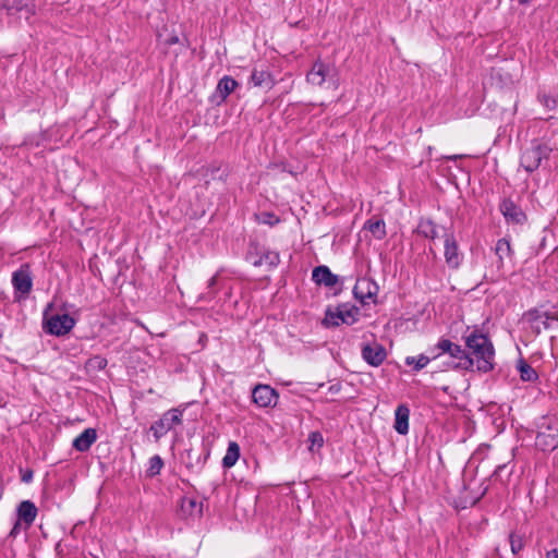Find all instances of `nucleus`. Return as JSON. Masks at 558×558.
Here are the masks:
<instances>
[{
	"instance_id": "31",
	"label": "nucleus",
	"mask_w": 558,
	"mask_h": 558,
	"mask_svg": "<svg viewBox=\"0 0 558 558\" xmlns=\"http://www.w3.org/2000/svg\"><path fill=\"white\" fill-rule=\"evenodd\" d=\"M163 462L159 456H154L149 459V465L147 469L148 476H155L160 473L162 469Z\"/></svg>"
},
{
	"instance_id": "18",
	"label": "nucleus",
	"mask_w": 558,
	"mask_h": 558,
	"mask_svg": "<svg viewBox=\"0 0 558 558\" xmlns=\"http://www.w3.org/2000/svg\"><path fill=\"white\" fill-rule=\"evenodd\" d=\"M17 514L19 519L23 521L26 526H29L37 515V508L32 501H22L19 506Z\"/></svg>"
},
{
	"instance_id": "5",
	"label": "nucleus",
	"mask_w": 558,
	"mask_h": 558,
	"mask_svg": "<svg viewBox=\"0 0 558 558\" xmlns=\"http://www.w3.org/2000/svg\"><path fill=\"white\" fill-rule=\"evenodd\" d=\"M181 423L182 411L179 409H171L163 413L162 416L150 426V430L153 432L156 440H159L170 429H172L175 425H180Z\"/></svg>"
},
{
	"instance_id": "26",
	"label": "nucleus",
	"mask_w": 558,
	"mask_h": 558,
	"mask_svg": "<svg viewBox=\"0 0 558 558\" xmlns=\"http://www.w3.org/2000/svg\"><path fill=\"white\" fill-rule=\"evenodd\" d=\"M4 5L9 9H15L19 12H25L26 16L33 14V7L29 5L28 0H4Z\"/></svg>"
},
{
	"instance_id": "1",
	"label": "nucleus",
	"mask_w": 558,
	"mask_h": 558,
	"mask_svg": "<svg viewBox=\"0 0 558 558\" xmlns=\"http://www.w3.org/2000/svg\"><path fill=\"white\" fill-rule=\"evenodd\" d=\"M465 344L478 371L486 373L493 369L495 351L485 335L474 331L465 337Z\"/></svg>"
},
{
	"instance_id": "30",
	"label": "nucleus",
	"mask_w": 558,
	"mask_h": 558,
	"mask_svg": "<svg viewBox=\"0 0 558 558\" xmlns=\"http://www.w3.org/2000/svg\"><path fill=\"white\" fill-rule=\"evenodd\" d=\"M496 254L499 257L500 262H502L505 257H509L511 255V246L507 239H500L497 242Z\"/></svg>"
},
{
	"instance_id": "6",
	"label": "nucleus",
	"mask_w": 558,
	"mask_h": 558,
	"mask_svg": "<svg viewBox=\"0 0 558 558\" xmlns=\"http://www.w3.org/2000/svg\"><path fill=\"white\" fill-rule=\"evenodd\" d=\"M75 326V320L68 314H54L45 320V329L53 336H64Z\"/></svg>"
},
{
	"instance_id": "41",
	"label": "nucleus",
	"mask_w": 558,
	"mask_h": 558,
	"mask_svg": "<svg viewBox=\"0 0 558 558\" xmlns=\"http://www.w3.org/2000/svg\"><path fill=\"white\" fill-rule=\"evenodd\" d=\"M278 260H279L278 255H277V254H274V255L271 256V260H270V263H271V264H277V263H278Z\"/></svg>"
},
{
	"instance_id": "14",
	"label": "nucleus",
	"mask_w": 558,
	"mask_h": 558,
	"mask_svg": "<svg viewBox=\"0 0 558 558\" xmlns=\"http://www.w3.org/2000/svg\"><path fill=\"white\" fill-rule=\"evenodd\" d=\"M409 416L410 410L407 405L400 404L395 411V429L400 435H405L409 432Z\"/></svg>"
},
{
	"instance_id": "22",
	"label": "nucleus",
	"mask_w": 558,
	"mask_h": 558,
	"mask_svg": "<svg viewBox=\"0 0 558 558\" xmlns=\"http://www.w3.org/2000/svg\"><path fill=\"white\" fill-rule=\"evenodd\" d=\"M181 511L186 517L201 515L202 504L194 498L184 497L181 500Z\"/></svg>"
},
{
	"instance_id": "39",
	"label": "nucleus",
	"mask_w": 558,
	"mask_h": 558,
	"mask_svg": "<svg viewBox=\"0 0 558 558\" xmlns=\"http://www.w3.org/2000/svg\"><path fill=\"white\" fill-rule=\"evenodd\" d=\"M546 558H558V549H551L546 554Z\"/></svg>"
},
{
	"instance_id": "25",
	"label": "nucleus",
	"mask_w": 558,
	"mask_h": 558,
	"mask_svg": "<svg viewBox=\"0 0 558 558\" xmlns=\"http://www.w3.org/2000/svg\"><path fill=\"white\" fill-rule=\"evenodd\" d=\"M365 228L374 235V238L381 240L386 236L385 222L381 219L368 220Z\"/></svg>"
},
{
	"instance_id": "10",
	"label": "nucleus",
	"mask_w": 558,
	"mask_h": 558,
	"mask_svg": "<svg viewBox=\"0 0 558 558\" xmlns=\"http://www.w3.org/2000/svg\"><path fill=\"white\" fill-rule=\"evenodd\" d=\"M252 397L258 407L267 408L276 404L278 395L268 385H257L253 390Z\"/></svg>"
},
{
	"instance_id": "15",
	"label": "nucleus",
	"mask_w": 558,
	"mask_h": 558,
	"mask_svg": "<svg viewBox=\"0 0 558 558\" xmlns=\"http://www.w3.org/2000/svg\"><path fill=\"white\" fill-rule=\"evenodd\" d=\"M558 445V428L553 430L551 427L548 432H539L536 436V446L543 450L554 449Z\"/></svg>"
},
{
	"instance_id": "40",
	"label": "nucleus",
	"mask_w": 558,
	"mask_h": 558,
	"mask_svg": "<svg viewBox=\"0 0 558 558\" xmlns=\"http://www.w3.org/2000/svg\"><path fill=\"white\" fill-rule=\"evenodd\" d=\"M178 41H179V38H178L177 36H172L171 38H169V39L167 40V43H168L169 45L177 44Z\"/></svg>"
},
{
	"instance_id": "21",
	"label": "nucleus",
	"mask_w": 558,
	"mask_h": 558,
	"mask_svg": "<svg viewBox=\"0 0 558 558\" xmlns=\"http://www.w3.org/2000/svg\"><path fill=\"white\" fill-rule=\"evenodd\" d=\"M238 86V82L230 77L223 76L217 85L216 93L221 100H225Z\"/></svg>"
},
{
	"instance_id": "34",
	"label": "nucleus",
	"mask_w": 558,
	"mask_h": 558,
	"mask_svg": "<svg viewBox=\"0 0 558 558\" xmlns=\"http://www.w3.org/2000/svg\"><path fill=\"white\" fill-rule=\"evenodd\" d=\"M510 546H511V551L513 554L519 553L524 547L523 538L515 534H511L510 535Z\"/></svg>"
},
{
	"instance_id": "3",
	"label": "nucleus",
	"mask_w": 558,
	"mask_h": 558,
	"mask_svg": "<svg viewBox=\"0 0 558 558\" xmlns=\"http://www.w3.org/2000/svg\"><path fill=\"white\" fill-rule=\"evenodd\" d=\"M550 151L551 148L546 144L534 143L531 147L523 150L521 166L527 172H533L541 166L544 158H548Z\"/></svg>"
},
{
	"instance_id": "29",
	"label": "nucleus",
	"mask_w": 558,
	"mask_h": 558,
	"mask_svg": "<svg viewBox=\"0 0 558 558\" xmlns=\"http://www.w3.org/2000/svg\"><path fill=\"white\" fill-rule=\"evenodd\" d=\"M430 360H433L432 356L429 357L423 354L420 355L418 357L408 356L405 359V364L410 366L413 365L416 371H420L424 368L429 363Z\"/></svg>"
},
{
	"instance_id": "27",
	"label": "nucleus",
	"mask_w": 558,
	"mask_h": 558,
	"mask_svg": "<svg viewBox=\"0 0 558 558\" xmlns=\"http://www.w3.org/2000/svg\"><path fill=\"white\" fill-rule=\"evenodd\" d=\"M518 369L520 373V377L524 381H533L537 378V374L532 366H530L525 361L520 360L518 363Z\"/></svg>"
},
{
	"instance_id": "13",
	"label": "nucleus",
	"mask_w": 558,
	"mask_h": 558,
	"mask_svg": "<svg viewBox=\"0 0 558 558\" xmlns=\"http://www.w3.org/2000/svg\"><path fill=\"white\" fill-rule=\"evenodd\" d=\"M505 218L514 223H522L525 220L523 211L510 199H505L500 205Z\"/></svg>"
},
{
	"instance_id": "38",
	"label": "nucleus",
	"mask_w": 558,
	"mask_h": 558,
	"mask_svg": "<svg viewBox=\"0 0 558 558\" xmlns=\"http://www.w3.org/2000/svg\"><path fill=\"white\" fill-rule=\"evenodd\" d=\"M217 281H218V276H214L209 279L208 281V288L211 289L214 288L216 284H217Z\"/></svg>"
},
{
	"instance_id": "12",
	"label": "nucleus",
	"mask_w": 558,
	"mask_h": 558,
	"mask_svg": "<svg viewBox=\"0 0 558 558\" xmlns=\"http://www.w3.org/2000/svg\"><path fill=\"white\" fill-rule=\"evenodd\" d=\"M12 284L14 289L22 294H27L31 291L32 278L29 275L28 266H22L13 274Z\"/></svg>"
},
{
	"instance_id": "20",
	"label": "nucleus",
	"mask_w": 558,
	"mask_h": 558,
	"mask_svg": "<svg viewBox=\"0 0 558 558\" xmlns=\"http://www.w3.org/2000/svg\"><path fill=\"white\" fill-rule=\"evenodd\" d=\"M440 231L445 229L436 226L432 220H422L417 226V233L430 240L438 238Z\"/></svg>"
},
{
	"instance_id": "11",
	"label": "nucleus",
	"mask_w": 558,
	"mask_h": 558,
	"mask_svg": "<svg viewBox=\"0 0 558 558\" xmlns=\"http://www.w3.org/2000/svg\"><path fill=\"white\" fill-rule=\"evenodd\" d=\"M362 355L368 364L378 366L385 361L387 354L381 344L373 342L363 347Z\"/></svg>"
},
{
	"instance_id": "23",
	"label": "nucleus",
	"mask_w": 558,
	"mask_h": 558,
	"mask_svg": "<svg viewBox=\"0 0 558 558\" xmlns=\"http://www.w3.org/2000/svg\"><path fill=\"white\" fill-rule=\"evenodd\" d=\"M342 324L352 325L357 320L359 310L355 306L343 304L338 306Z\"/></svg>"
},
{
	"instance_id": "32",
	"label": "nucleus",
	"mask_w": 558,
	"mask_h": 558,
	"mask_svg": "<svg viewBox=\"0 0 558 558\" xmlns=\"http://www.w3.org/2000/svg\"><path fill=\"white\" fill-rule=\"evenodd\" d=\"M340 324H342L341 322V315H340V312H339V308L337 307L336 311H328L326 313V316L324 318V325H326L327 327H330V326H339Z\"/></svg>"
},
{
	"instance_id": "28",
	"label": "nucleus",
	"mask_w": 558,
	"mask_h": 558,
	"mask_svg": "<svg viewBox=\"0 0 558 558\" xmlns=\"http://www.w3.org/2000/svg\"><path fill=\"white\" fill-rule=\"evenodd\" d=\"M308 441V450L311 452H317L324 446V437L319 432H312L307 438Z\"/></svg>"
},
{
	"instance_id": "33",
	"label": "nucleus",
	"mask_w": 558,
	"mask_h": 558,
	"mask_svg": "<svg viewBox=\"0 0 558 558\" xmlns=\"http://www.w3.org/2000/svg\"><path fill=\"white\" fill-rule=\"evenodd\" d=\"M256 219L258 222L268 226H275L279 222V218L270 211L259 213L258 215H256Z\"/></svg>"
},
{
	"instance_id": "43",
	"label": "nucleus",
	"mask_w": 558,
	"mask_h": 558,
	"mask_svg": "<svg viewBox=\"0 0 558 558\" xmlns=\"http://www.w3.org/2000/svg\"><path fill=\"white\" fill-rule=\"evenodd\" d=\"M17 526H19V523H16V524L14 525V527L12 529V531H11V535L16 533V531H17Z\"/></svg>"
},
{
	"instance_id": "19",
	"label": "nucleus",
	"mask_w": 558,
	"mask_h": 558,
	"mask_svg": "<svg viewBox=\"0 0 558 558\" xmlns=\"http://www.w3.org/2000/svg\"><path fill=\"white\" fill-rule=\"evenodd\" d=\"M251 81L254 86L263 89H270L274 86L272 76L265 70L254 69L251 75Z\"/></svg>"
},
{
	"instance_id": "37",
	"label": "nucleus",
	"mask_w": 558,
	"mask_h": 558,
	"mask_svg": "<svg viewBox=\"0 0 558 558\" xmlns=\"http://www.w3.org/2000/svg\"><path fill=\"white\" fill-rule=\"evenodd\" d=\"M93 361H94L95 363H97V366H98L99 368H104V367L106 366V364H107V361H106L105 359H101V357H98V356H97V357H95Z\"/></svg>"
},
{
	"instance_id": "42",
	"label": "nucleus",
	"mask_w": 558,
	"mask_h": 558,
	"mask_svg": "<svg viewBox=\"0 0 558 558\" xmlns=\"http://www.w3.org/2000/svg\"><path fill=\"white\" fill-rule=\"evenodd\" d=\"M442 361H441V366L446 367V362H450V359L449 357H440Z\"/></svg>"
},
{
	"instance_id": "8",
	"label": "nucleus",
	"mask_w": 558,
	"mask_h": 558,
	"mask_svg": "<svg viewBox=\"0 0 558 558\" xmlns=\"http://www.w3.org/2000/svg\"><path fill=\"white\" fill-rule=\"evenodd\" d=\"M379 287L369 278H360L353 288L354 296L362 303H376Z\"/></svg>"
},
{
	"instance_id": "36",
	"label": "nucleus",
	"mask_w": 558,
	"mask_h": 558,
	"mask_svg": "<svg viewBox=\"0 0 558 558\" xmlns=\"http://www.w3.org/2000/svg\"><path fill=\"white\" fill-rule=\"evenodd\" d=\"M33 478V472L32 471H26L23 475H22V481L25 482V483H29Z\"/></svg>"
},
{
	"instance_id": "17",
	"label": "nucleus",
	"mask_w": 558,
	"mask_h": 558,
	"mask_svg": "<svg viewBox=\"0 0 558 558\" xmlns=\"http://www.w3.org/2000/svg\"><path fill=\"white\" fill-rule=\"evenodd\" d=\"M312 277L316 283L325 284L326 287H333L338 282L337 276L333 275L326 266H318L314 268Z\"/></svg>"
},
{
	"instance_id": "4",
	"label": "nucleus",
	"mask_w": 558,
	"mask_h": 558,
	"mask_svg": "<svg viewBox=\"0 0 558 558\" xmlns=\"http://www.w3.org/2000/svg\"><path fill=\"white\" fill-rule=\"evenodd\" d=\"M326 81L337 87V71L336 69L324 62L317 61L313 64L307 73V82L314 86H322Z\"/></svg>"
},
{
	"instance_id": "9",
	"label": "nucleus",
	"mask_w": 558,
	"mask_h": 558,
	"mask_svg": "<svg viewBox=\"0 0 558 558\" xmlns=\"http://www.w3.org/2000/svg\"><path fill=\"white\" fill-rule=\"evenodd\" d=\"M445 259L447 265L450 268H458L461 260L462 255L459 252L457 240L454 239L452 233L445 232Z\"/></svg>"
},
{
	"instance_id": "2",
	"label": "nucleus",
	"mask_w": 558,
	"mask_h": 558,
	"mask_svg": "<svg viewBox=\"0 0 558 558\" xmlns=\"http://www.w3.org/2000/svg\"><path fill=\"white\" fill-rule=\"evenodd\" d=\"M449 357L450 362H446V368L470 369L474 365V360L459 344L448 339H441L432 349V359Z\"/></svg>"
},
{
	"instance_id": "24",
	"label": "nucleus",
	"mask_w": 558,
	"mask_h": 558,
	"mask_svg": "<svg viewBox=\"0 0 558 558\" xmlns=\"http://www.w3.org/2000/svg\"><path fill=\"white\" fill-rule=\"evenodd\" d=\"M240 457V447L235 441H231L228 446L227 453L222 459L225 468L233 466Z\"/></svg>"
},
{
	"instance_id": "16",
	"label": "nucleus",
	"mask_w": 558,
	"mask_h": 558,
	"mask_svg": "<svg viewBox=\"0 0 558 558\" xmlns=\"http://www.w3.org/2000/svg\"><path fill=\"white\" fill-rule=\"evenodd\" d=\"M97 434L94 428H86L82 434H80L74 440H73V447L80 451L84 452L87 451L90 446L96 441Z\"/></svg>"
},
{
	"instance_id": "35",
	"label": "nucleus",
	"mask_w": 558,
	"mask_h": 558,
	"mask_svg": "<svg viewBox=\"0 0 558 558\" xmlns=\"http://www.w3.org/2000/svg\"><path fill=\"white\" fill-rule=\"evenodd\" d=\"M542 102H543V104H544V106H545L546 108H548L549 110H554V109L556 108V106H557V101H556V99H555V98H553V97L546 96V95H544V96L542 97Z\"/></svg>"
},
{
	"instance_id": "7",
	"label": "nucleus",
	"mask_w": 558,
	"mask_h": 558,
	"mask_svg": "<svg viewBox=\"0 0 558 558\" xmlns=\"http://www.w3.org/2000/svg\"><path fill=\"white\" fill-rule=\"evenodd\" d=\"M524 319L531 325V328L539 333L553 326L554 322H558V312L548 313L538 310H531L524 314Z\"/></svg>"
}]
</instances>
